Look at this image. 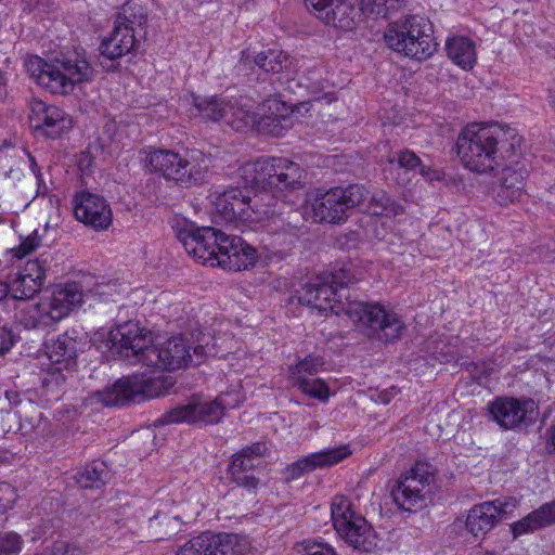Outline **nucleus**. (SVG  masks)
<instances>
[{
  "mask_svg": "<svg viewBox=\"0 0 555 555\" xmlns=\"http://www.w3.org/2000/svg\"><path fill=\"white\" fill-rule=\"evenodd\" d=\"M238 175L244 190L231 188L210 194L216 218L225 223L254 221L267 215L260 204L267 192H282L301 186L304 170L299 164L285 157H261L242 165Z\"/></svg>",
  "mask_w": 555,
  "mask_h": 555,
  "instance_id": "f257e3e1",
  "label": "nucleus"
},
{
  "mask_svg": "<svg viewBox=\"0 0 555 555\" xmlns=\"http://www.w3.org/2000/svg\"><path fill=\"white\" fill-rule=\"evenodd\" d=\"M107 346L112 353L128 362L162 371H175L188 365H199L206 356L202 345L191 346L182 336H175L162 345L152 344V334L129 321L109 333Z\"/></svg>",
  "mask_w": 555,
  "mask_h": 555,
  "instance_id": "f03ea898",
  "label": "nucleus"
},
{
  "mask_svg": "<svg viewBox=\"0 0 555 555\" xmlns=\"http://www.w3.org/2000/svg\"><path fill=\"white\" fill-rule=\"evenodd\" d=\"M522 138L509 126L470 124L460 132L456 152L466 169L488 175L499 170L504 162L517 163Z\"/></svg>",
  "mask_w": 555,
  "mask_h": 555,
  "instance_id": "7ed1b4c3",
  "label": "nucleus"
},
{
  "mask_svg": "<svg viewBox=\"0 0 555 555\" xmlns=\"http://www.w3.org/2000/svg\"><path fill=\"white\" fill-rule=\"evenodd\" d=\"M177 236L188 254L211 267L241 271L254 266L257 259L256 249L242 237L228 235L212 227L184 223L177 229Z\"/></svg>",
  "mask_w": 555,
  "mask_h": 555,
  "instance_id": "20e7f679",
  "label": "nucleus"
},
{
  "mask_svg": "<svg viewBox=\"0 0 555 555\" xmlns=\"http://www.w3.org/2000/svg\"><path fill=\"white\" fill-rule=\"evenodd\" d=\"M210 165V156L196 149L186 150L183 153L154 150L145 158V167L150 171L186 189L203 183Z\"/></svg>",
  "mask_w": 555,
  "mask_h": 555,
  "instance_id": "39448f33",
  "label": "nucleus"
},
{
  "mask_svg": "<svg viewBox=\"0 0 555 555\" xmlns=\"http://www.w3.org/2000/svg\"><path fill=\"white\" fill-rule=\"evenodd\" d=\"M29 77L53 94L70 93L76 85L92 81L94 69L86 59L55 60L48 63L37 55L25 60Z\"/></svg>",
  "mask_w": 555,
  "mask_h": 555,
  "instance_id": "423d86ee",
  "label": "nucleus"
},
{
  "mask_svg": "<svg viewBox=\"0 0 555 555\" xmlns=\"http://www.w3.org/2000/svg\"><path fill=\"white\" fill-rule=\"evenodd\" d=\"M389 0H305L307 9L325 25L348 31L369 18L387 17Z\"/></svg>",
  "mask_w": 555,
  "mask_h": 555,
  "instance_id": "0eeeda50",
  "label": "nucleus"
},
{
  "mask_svg": "<svg viewBox=\"0 0 555 555\" xmlns=\"http://www.w3.org/2000/svg\"><path fill=\"white\" fill-rule=\"evenodd\" d=\"M384 38L391 50L417 61L429 59L438 47L431 22L417 14L389 23Z\"/></svg>",
  "mask_w": 555,
  "mask_h": 555,
  "instance_id": "6e6552de",
  "label": "nucleus"
},
{
  "mask_svg": "<svg viewBox=\"0 0 555 555\" xmlns=\"http://www.w3.org/2000/svg\"><path fill=\"white\" fill-rule=\"evenodd\" d=\"M367 337L384 343L399 339L405 330L400 317L387 311L378 302L349 300L346 298L344 312Z\"/></svg>",
  "mask_w": 555,
  "mask_h": 555,
  "instance_id": "1a4fd4ad",
  "label": "nucleus"
},
{
  "mask_svg": "<svg viewBox=\"0 0 555 555\" xmlns=\"http://www.w3.org/2000/svg\"><path fill=\"white\" fill-rule=\"evenodd\" d=\"M81 301L82 289L78 283L60 285L49 298L23 311L20 324L25 330H46L67 317Z\"/></svg>",
  "mask_w": 555,
  "mask_h": 555,
  "instance_id": "9d476101",
  "label": "nucleus"
},
{
  "mask_svg": "<svg viewBox=\"0 0 555 555\" xmlns=\"http://www.w3.org/2000/svg\"><path fill=\"white\" fill-rule=\"evenodd\" d=\"M367 195L369 191L361 184L319 190L311 201L313 219L318 222L339 223L347 218V211L361 205Z\"/></svg>",
  "mask_w": 555,
  "mask_h": 555,
  "instance_id": "9b49d317",
  "label": "nucleus"
},
{
  "mask_svg": "<svg viewBox=\"0 0 555 555\" xmlns=\"http://www.w3.org/2000/svg\"><path fill=\"white\" fill-rule=\"evenodd\" d=\"M194 109L205 120L223 121L236 131L253 128L259 122V115L254 112L253 105L224 98H194Z\"/></svg>",
  "mask_w": 555,
  "mask_h": 555,
  "instance_id": "f8f14e48",
  "label": "nucleus"
},
{
  "mask_svg": "<svg viewBox=\"0 0 555 555\" xmlns=\"http://www.w3.org/2000/svg\"><path fill=\"white\" fill-rule=\"evenodd\" d=\"M433 480L431 465L426 462H416L412 468L398 478L391 489L393 502L405 512H416L425 507Z\"/></svg>",
  "mask_w": 555,
  "mask_h": 555,
  "instance_id": "ddd939ff",
  "label": "nucleus"
},
{
  "mask_svg": "<svg viewBox=\"0 0 555 555\" xmlns=\"http://www.w3.org/2000/svg\"><path fill=\"white\" fill-rule=\"evenodd\" d=\"M331 516L337 533L357 550L369 552L375 546V535L366 519L351 509V503L336 496L331 505Z\"/></svg>",
  "mask_w": 555,
  "mask_h": 555,
  "instance_id": "4468645a",
  "label": "nucleus"
},
{
  "mask_svg": "<svg viewBox=\"0 0 555 555\" xmlns=\"http://www.w3.org/2000/svg\"><path fill=\"white\" fill-rule=\"evenodd\" d=\"M246 539L231 533L203 532L180 546L176 555H246Z\"/></svg>",
  "mask_w": 555,
  "mask_h": 555,
  "instance_id": "2eb2a0df",
  "label": "nucleus"
},
{
  "mask_svg": "<svg viewBox=\"0 0 555 555\" xmlns=\"http://www.w3.org/2000/svg\"><path fill=\"white\" fill-rule=\"evenodd\" d=\"M224 414V405L219 398L208 401L201 397H192L188 403L178 405L164 413L159 418L162 424L173 423H218Z\"/></svg>",
  "mask_w": 555,
  "mask_h": 555,
  "instance_id": "dca6fc26",
  "label": "nucleus"
},
{
  "mask_svg": "<svg viewBox=\"0 0 555 555\" xmlns=\"http://www.w3.org/2000/svg\"><path fill=\"white\" fill-rule=\"evenodd\" d=\"M343 294L334 285L330 284L328 279L322 275L315 276L305 284L297 292V300L301 305L317 309L320 312H333L339 315L344 312L346 301L341 300Z\"/></svg>",
  "mask_w": 555,
  "mask_h": 555,
  "instance_id": "f3484780",
  "label": "nucleus"
},
{
  "mask_svg": "<svg viewBox=\"0 0 555 555\" xmlns=\"http://www.w3.org/2000/svg\"><path fill=\"white\" fill-rule=\"evenodd\" d=\"M140 37L128 27L114 24L108 36L100 43V64L107 72H115L119 64L116 63L122 56L135 53L140 48Z\"/></svg>",
  "mask_w": 555,
  "mask_h": 555,
  "instance_id": "a211bd4d",
  "label": "nucleus"
},
{
  "mask_svg": "<svg viewBox=\"0 0 555 555\" xmlns=\"http://www.w3.org/2000/svg\"><path fill=\"white\" fill-rule=\"evenodd\" d=\"M513 498L496 499L474 505L466 516L465 528L475 538L483 537L494 528L502 517L516 507Z\"/></svg>",
  "mask_w": 555,
  "mask_h": 555,
  "instance_id": "6ab92c4d",
  "label": "nucleus"
},
{
  "mask_svg": "<svg viewBox=\"0 0 555 555\" xmlns=\"http://www.w3.org/2000/svg\"><path fill=\"white\" fill-rule=\"evenodd\" d=\"M73 208L76 219L95 231H105L112 224V208L99 194L89 191L76 193L73 198Z\"/></svg>",
  "mask_w": 555,
  "mask_h": 555,
  "instance_id": "aec40b11",
  "label": "nucleus"
},
{
  "mask_svg": "<svg viewBox=\"0 0 555 555\" xmlns=\"http://www.w3.org/2000/svg\"><path fill=\"white\" fill-rule=\"evenodd\" d=\"M489 412L502 428L515 429L534 422L537 405L531 399L498 398L489 403Z\"/></svg>",
  "mask_w": 555,
  "mask_h": 555,
  "instance_id": "412c9836",
  "label": "nucleus"
},
{
  "mask_svg": "<svg viewBox=\"0 0 555 555\" xmlns=\"http://www.w3.org/2000/svg\"><path fill=\"white\" fill-rule=\"evenodd\" d=\"M48 269V257L41 256L38 259L27 261L23 270L8 283L11 298L24 301L34 298L46 282Z\"/></svg>",
  "mask_w": 555,
  "mask_h": 555,
  "instance_id": "4be33fe9",
  "label": "nucleus"
},
{
  "mask_svg": "<svg viewBox=\"0 0 555 555\" xmlns=\"http://www.w3.org/2000/svg\"><path fill=\"white\" fill-rule=\"evenodd\" d=\"M499 169H501V177L495 195L496 202L500 205H508L520 201L525 194V178L529 172L521 146L517 163L504 162Z\"/></svg>",
  "mask_w": 555,
  "mask_h": 555,
  "instance_id": "5701e85b",
  "label": "nucleus"
},
{
  "mask_svg": "<svg viewBox=\"0 0 555 555\" xmlns=\"http://www.w3.org/2000/svg\"><path fill=\"white\" fill-rule=\"evenodd\" d=\"M266 450L263 443L256 442L235 453L228 469L231 480L237 486L256 489L258 479L253 475V470L261 464Z\"/></svg>",
  "mask_w": 555,
  "mask_h": 555,
  "instance_id": "b1692460",
  "label": "nucleus"
},
{
  "mask_svg": "<svg viewBox=\"0 0 555 555\" xmlns=\"http://www.w3.org/2000/svg\"><path fill=\"white\" fill-rule=\"evenodd\" d=\"M350 453L347 446L314 452L287 465L283 474L286 481L289 482L307 473L333 466L345 460Z\"/></svg>",
  "mask_w": 555,
  "mask_h": 555,
  "instance_id": "393cba45",
  "label": "nucleus"
},
{
  "mask_svg": "<svg viewBox=\"0 0 555 555\" xmlns=\"http://www.w3.org/2000/svg\"><path fill=\"white\" fill-rule=\"evenodd\" d=\"M30 124L37 130H42L49 138H56L72 127L70 118L57 106L48 105L41 100L30 104Z\"/></svg>",
  "mask_w": 555,
  "mask_h": 555,
  "instance_id": "a878e982",
  "label": "nucleus"
},
{
  "mask_svg": "<svg viewBox=\"0 0 555 555\" xmlns=\"http://www.w3.org/2000/svg\"><path fill=\"white\" fill-rule=\"evenodd\" d=\"M138 397L150 398L146 380L124 377L116 380L111 387L95 391L92 398L106 406L124 405Z\"/></svg>",
  "mask_w": 555,
  "mask_h": 555,
  "instance_id": "bb28decb",
  "label": "nucleus"
},
{
  "mask_svg": "<svg viewBox=\"0 0 555 555\" xmlns=\"http://www.w3.org/2000/svg\"><path fill=\"white\" fill-rule=\"evenodd\" d=\"M291 61L286 53L278 49H268L256 55L244 51L236 68L240 73L257 67L264 73L279 74L287 69Z\"/></svg>",
  "mask_w": 555,
  "mask_h": 555,
  "instance_id": "cd10ccee",
  "label": "nucleus"
},
{
  "mask_svg": "<svg viewBox=\"0 0 555 555\" xmlns=\"http://www.w3.org/2000/svg\"><path fill=\"white\" fill-rule=\"evenodd\" d=\"M555 525V499L533 509L524 518L511 525L514 539L533 533Z\"/></svg>",
  "mask_w": 555,
  "mask_h": 555,
  "instance_id": "c85d7f7f",
  "label": "nucleus"
},
{
  "mask_svg": "<svg viewBox=\"0 0 555 555\" xmlns=\"http://www.w3.org/2000/svg\"><path fill=\"white\" fill-rule=\"evenodd\" d=\"M44 350L50 361L56 365L57 371L69 369L75 364L77 357V341L67 334L57 335L44 343Z\"/></svg>",
  "mask_w": 555,
  "mask_h": 555,
  "instance_id": "c756f323",
  "label": "nucleus"
},
{
  "mask_svg": "<svg viewBox=\"0 0 555 555\" xmlns=\"http://www.w3.org/2000/svg\"><path fill=\"white\" fill-rule=\"evenodd\" d=\"M448 56L461 68L472 69L476 63L475 43L466 37H453L446 44Z\"/></svg>",
  "mask_w": 555,
  "mask_h": 555,
  "instance_id": "7c9ffc66",
  "label": "nucleus"
},
{
  "mask_svg": "<svg viewBox=\"0 0 555 555\" xmlns=\"http://www.w3.org/2000/svg\"><path fill=\"white\" fill-rule=\"evenodd\" d=\"M147 21L145 10L135 2L128 1L117 13L114 24L121 27H128L141 38V33L145 35L144 26Z\"/></svg>",
  "mask_w": 555,
  "mask_h": 555,
  "instance_id": "2f4dec72",
  "label": "nucleus"
},
{
  "mask_svg": "<svg viewBox=\"0 0 555 555\" xmlns=\"http://www.w3.org/2000/svg\"><path fill=\"white\" fill-rule=\"evenodd\" d=\"M111 478L107 465L101 461H94L85 465L75 475L76 482L85 489H98Z\"/></svg>",
  "mask_w": 555,
  "mask_h": 555,
  "instance_id": "473e14b6",
  "label": "nucleus"
},
{
  "mask_svg": "<svg viewBox=\"0 0 555 555\" xmlns=\"http://www.w3.org/2000/svg\"><path fill=\"white\" fill-rule=\"evenodd\" d=\"M300 85L306 87L307 90L312 94L314 101L326 100L327 103L335 100L334 93L330 90L332 86L326 79L322 77L321 68H311L307 70V74L302 77Z\"/></svg>",
  "mask_w": 555,
  "mask_h": 555,
  "instance_id": "72a5a7b5",
  "label": "nucleus"
},
{
  "mask_svg": "<svg viewBox=\"0 0 555 555\" xmlns=\"http://www.w3.org/2000/svg\"><path fill=\"white\" fill-rule=\"evenodd\" d=\"M325 361L320 356L309 354L300 360L295 366L289 367V375L293 383L301 379H309L324 370Z\"/></svg>",
  "mask_w": 555,
  "mask_h": 555,
  "instance_id": "f704fd0d",
  "label": "nucleus"
},
{
  "mask_svg": "<svg viewBox=\"0 0 555 555\" xmlns=\"http://www.w3.org/2000/svg\"><path fill=\"white\" fill-rule=\"evenodd\" d=\"M293 384L307 396L320 401H326L330 397V388L321 378L312 377L309 379H301Z\"/></svg>",
  "mask_w": 555,
  "mask_h": 555,
  "instance_id": "c9c22d12",
  "label": "nucleus"
},
{
  "mask_svg": "<svg viewBox=\"0 0 555 555\" xmlns=\"http://www.w3.org/2000/svg\"><path fill=\"white\" fill-rule=\"evenodd\" d=\"M367 208L374 216H387L397 215L400 207L388 195L380 192L371 197Z\"/></svg>",
  "mask_w": 555,
  "mask_h": 555,
  "instance_id": "e433bc0d",
  "label": "nucleus"
},
{
  "mask_svg": "<svg viewBox=\"0 0 555 555\" xmlns=\"http://www.w3.org/2000/svg\"><path fill=\"white\" fill-rule=\"evenodd\" d=\"M388 162L391 168H395V166H397L399 169H405L406 171H410L415 170L417 167H420V173L423 176L427 175L425 168L422 166L418 156L410 150L400 151L397 154V157L389 158Z\"/></svg>",
  "mask_w": 555,
  "mask_h": 555,
  "instance_id": "4c0bfd02",
  "label": "nucleus"
},
{
  "mask_svg": "<svg viewBox=\"0 0 555 555\" xmlns=\"http://www.w3.org/2000/svg\"><path fill=\"white\" fill-rule=\"evenodd\" d=\"M323 276L328 279L330 284L334 285V287L338 289L339 294H341L349 284L357 281V278L348 266L334 267Z\"/></svg>",
  "mask_w": 555,
  "mask_h": 555,
  "instance_id": "58836bf2",
  "label": "nucleus"
},
{
  "mask_svg": "<svg viewBox=\"0 0 555 555\" xmlns=\"http://www.w3.org/2000/svg\"><path fill=\"white\" fill-rule=\"evenodd\" d=\"M23 548V539L16 532L0 533V555H18Z\"/></svg>",
  "mask_w": 555,
  "mask_h": 555,
  "instance_id": "ea45409f",
  "label": "nucleus"
},
{
  "mask_svg": "<svg viewBox=\"0 0 555 555\" xmlns=\"http://www.w3.org/2000/svg\"><path fill=\"white\" fill-rule=\"evenodd\" d=\"M41 240L37 232H34L31 235L27 236L18 247L10 249V253L13 257L17 259H22L25 256L33 253L37 247L40 246Z\"/></svg>",
  "mask_w": 555,
  "mask_h": 555,
  "instance_id": "a19ab883",
  "label": "nucleus"
},
{
  "mask_svg": "<svg viewBox=\"0 0 555 555\" xmlns=\"http://www.w3.org/2000/svg\"><path fill=\"white\" fill-rule=\"evenodd\" d=\"M300 553L301 555H337L330 544L317 541L305 543Z\"/></svg>",
  "mask_w": 555,
  "mask_h": 555,
  "instance_id": "79ce46f5",
  "label": "nucleus"
},
{
  "mask_svg": "<svg viewBox=\"0 0 555 555\" xmlns=\"http://www.w3.org/2000/svg\"><path fill=\"white\" fill-rule=\"evenodd\" d=\"M15 498L14 489L9 483L0 485V514L13 507Z\"/></svg>",
  "mask_w": 555,
  "mask_h": 555,
  "instance_id": "37998d69",
  "label": "nucleus"
},
{
  "mask_svg": "<svg viewBox=\"0 0 555 555\" xmlns=\"http://www.w3.org/2000/svg\"><path fill=\"white\" fill-rule=\"evenodd\" d=\"M15 337L12 330L0 320V356H4L13 347Z\"/></svg>",
  "mask_w": 555,
  "mask_h": 555,
  "instance_id": "c03bdc74",
  "label": "nucleus"
},
{
  "mask_svg": "<svg viewBox=\"0 0 555 555\" xmlns=\"http://www.w3.org/2000/svg\"><path fill=\"white\" fill-rule=\"evenodd\" d=\"M398 392L399 390L396 386L383 390L377 389L372 393V399L377 403L388 404Z\"/></svg>",
  "mask_w": 555,
  "mask_h": 555,
  "instance_id": "a18cd8bd",
  "label": "nucleus"
},
{
  "mask_svg": "<svg viewBox=\"0 0 555 555\" xmlns=\"http://www.w3.org/2000/svg\"><path fill=\"white\" fill-rule=\"evenodd\" d=\"M23 10L31 12L37 9L46 10L52 4V0H21Z\"/></svg>",
  "mask_w": 555,
  "mask_h": 555,
  "instance_id": "49530a36",
  "label": "nucleus"
},
{
  "mask_svg": "<svg viewBox=\"0 0 555 555\" xmlns=\"http://www.w3.org/2000/svg\"><path fill=\"white\" fill-rule=\"evenodd\" d=\"M31 170L35 173V177H36L37 183H38V191H37V193L43 195L47 192V186L43 185V190H41L42 175H41L38 166L35 164L34 159H31Z\"/></svg>",
  "mask_w": 555,
  "mask_h": 555,
  "instance_id": "de8ad7c7",
  "label": "nucleus"
},
{
  "mask_svg": "<svg viewBox=\"0 0 555 555\" xmlns=\"http://www.w3.org/2000/svg\"><path fill=\"white\" fill-rule=\"evenodd\" d=\"M9 298H11L9 284L4 281H0V306Z\"/></svg>",
  "mask_w": 555,
  "mask_h": 555,
  "instance_id": "09e8293b",
  "label": "nucleus"
},
{
  "mask_svg": "<svg viewBox=\"0 0 555 555\" xmlns=\"http://www.w3.org/2000/svg\"><path fill=\"white\" fill-rule=\"evenodd\" d=\"M547 439L548 442L554 447L555 449V422L551 425V427L547 429Z\"/></svg>",
  "mask_w": 555,
  "mask_h": 555,
  "instance_id": "8fccbe9b",
  "label": "nucleus"
},
{
  "mask_svg": "<svg viewBox=\"0 0 555 555\" xmlns=\"http://www.w3.org/2000/svg\"><path fill=\"white\" fill-rule=\"evenodd\" d=\"M7 398L11 404L16 405L20 402L18 393H16V392L7 391Z\"/></svg>",
  "mask_w": 555,
  "mask_h": 555,
  "instance_id": "3c124183",
  "label": "nucleus"
},
{
  "mask_svg": "<svg viewBox=\"0 0 555 555\" xmlns=\"http://www.w3.org/2000/svg\"><path fill=\"white\" fill-rule=\"evenodd\" d=\"M7 92V82L3 74L0 72V98L3 96Z\"/></svg>",
  "mask_w": 555,
  "mask_h": 555,
  "instance_id": "603ef678",
  "label": "nucleus"
}]
</instances>
